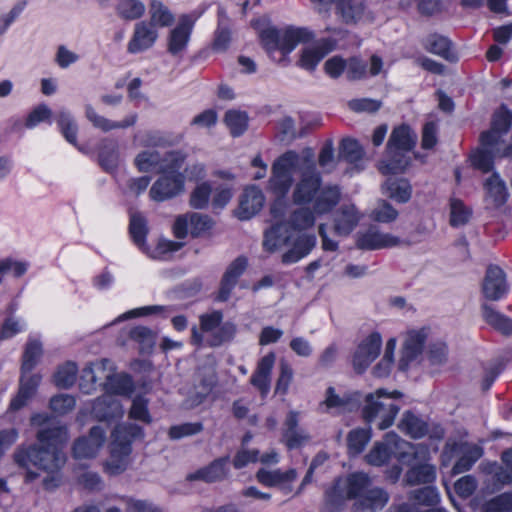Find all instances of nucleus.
I'll list each match as a JSON object with an SVG mask.
<instances>
[{
    "label": "nucleus",
    "instance_id": "24",
    "mask_svg": "<svg viewBox=\"0 0 512 512\" xmlns=\"http://www.w3.org/2000/svg\"><path fill=\"white\" fill-rule=\"evenodd\" d=\"M85 116L94 128L103 132H109L115 129H126L136 124L138 115L132 113L127 115L121 121H112L96 112L91 104L85 105Z\"/></svg>",
    "mask_w": 512,
    "mask_h": 512
},
{
    "label": "nucleus",
    "instance_id": "8",
    "mask_svg": "<svg viewBox=\"0 0 512 512\" xmlns=\"http://www.w3.org/2000/svg\"><path fill=\"white\" fill-rule=\"evenodd\" d=\"M430 451L423 444H410L408 449L397 455V460L410 466L404 481L409 486L433 483L436 479V467L429 463Z\"/></svg>",
    "mask_w": 512,
    "mask_h": 512
},
{
    "label": "nucleus",
    "instance_id": "48",
    "mask_svg": "<svg viewBox=\"0 0 512 512\" xmlns=\"http://www.w3.org/2000/svg\"><path fill=\"white\" fill-rule=\"evenodd\" d=\"M150 20L153 27H168L174 22V15L160 0H151L149 5Z\"/></svg>",
    "mask_w": 512,
    "mask_h": 512
},
{
    "label": "nucleus",
    "instance_id": "16",
    "mask_svg": "<svg viewBox=\"0 0 512 512\" xmlns=\"http://www.w3.org/2000/svg\"><path fill=\"white\" fill-rule=\"evenodd\" d=\"M509 291L505 272L497 265L488 266L482 282V293L487 300L498 301Z\"/></svg>",
    "mask_w": 512,
    "mask_h": 512
},
{
    "label": "nucleus",
    "instance_id": "42",
    "mask_svg": "<svg viewBox=\"0 0 512 512\" xmlns=\"http://www.w3.org/2000/svg\"><path fill=\"white\" fill-rule=\"evenodd\" d=\"M106 379L107 391L117 395L129 394L133 389V382L128 375L114 374V366H108L107 373L103 375Z\"/></svg>",
    "mask_w": 512,
    "mask_h": 512
},
{
    "label": "nucleus",
    "instance_id": "4",
    "mask_svg": "<svg viewBox=\"0 0 512 512\" xmlns=\"http://www.w3.org/2000/svg\"><path fill=\"white\" fill-rule=\"evenodd\" d=\"M316 245L315 235L301 234L294 236L292 229L284 222H279L266 229L262 246L268 253H276L288 248L282 254L281 261L289 265L306 257Z\"/></svg>",
    "mask_w": 512,
    "mask_h": 512
},
{
    "label": "nucleus",
    "instance_id": "41",
    "mask_svg": "<svg viewBox=\"0 0 512 512\" xmlns=\"http://www.w3.org/2000/svg\"><path fill=\"white\" fill-rule=\"evenodd\" d=\"M399 429L414 439L424 437L428 432V424L421 417L406 411L398 425Z\"/></svg>",
    "mask_w": 512,
    "mask_h": 512
},
{
    "label": "nucleus",
    "instance_id": "57",
    "mask_svg": "<svg viewBox=\"0 0 512 512\" xmlns=\"http://www.w3.org/2000/svg\"><path fill=\"white\" fill-rule=\"evenodd\" d=\"M134 163L140 172H149L156 168L160 170L161 157L156 151H143L136 156Z\"/></svg>",
    "mask_w": 512,
    "mask_h": 512
},
{
    "label": "nucleus",
    "instance_id": "26",
    "mask_svg": "<svg viewBox=\"0 0 512 512\" xmlns=\"http://www.w3.org/2000/svg\"><path fill=\"white\" fill-rule=\"evenodd\" d=\"M247 267V260L244 257H238L227 267L219 288L217 299L219 301H227L239 277L244 273Z\"/></svg>",
    "mask_w": 512,
    "mask_h": 512
},
{
    "label": "nucleus",
    "instance_id": "13",
    "mask_svg": "<svg viewBox=\"0 0 512 512\" xmlns=\"http://www.w3.org/2000/svg\"><path fill=\"white\" fill-rule=\"evenodd\" d=\"M428 335L429 329L425 327L406 332L399 360L400 370L405 371L410 363L416 361L421 356Z\"/></svg>",
    "mask_w": 512,
    "mask_h": 512
},
{
    "label": "nucleus",
    "instance_id": "3",
    "mask_svg": "<svg viewBox=\"0 0 512 512\" xmlns=\"http://www.w3.org/2000/svg\"><path fill=\"white\" fill-rule=\"evenodd\" d=\"M389 498L388 492L374 486L364 472H355L337 480L326 492V502L333 508H340L346 500H354L353 512H378L386 506Z\"/></svg>",
    "mask_w": 512,
    "mask_h": 512
},
{
    "label": "nucleus",
    "instance_id": "19",
    "mask_svg": "<svg viewBox=\"0 0 512 512\" xmlns=\"http://www.w3.org/2000/svg\"><path fill=\"white\" fill-rule=\"evenodd\" d=\"M362 394L359 391H347L337 394L334 387H328L324 401L320 404L326 408V412L335 410L338 413L351 412L357 409L361 403Z\"/></svg>",
    "mask_w": 512,
    "mask_h": 512
},
{
    "label": "nucleus",
    "instance_id": "46",
    "mask_svg": "<svg viewBox=\"0 0 512 512\" xmlns=\"http://www.w3.org/2000/svg\"><path fill=\"white\" fill-rule=\"evenodd\" d=\"M117 16L125 21L140 19L146 12V5L141 0H119L116 3Z\"/></svg>",
    "mask_w": 512,
    "mask_h": 512
},
{
    "label": "nucleus",
    "instance_id": "5",
    "mask_svg": "<svg viewBox=\"0 0 512 512\" xmlns=\"http://www.w3.org/2000/svg\"><path fill=\"white\" fill-rule=\"evenodd\" d=\"M417 135L407 125L395 127L388 139L384 159L377 167L383 175L400 174L409 167L408 153L415 147Z\"/></svg>",
    "mask_w": 512,
    "mask_h": 512
},
{
    "label": "nucleus",
    "instance_id": "38",
    "mask_svg": "<svg viewBox=\"0 0 512 512\" xmlns=\"http://www.w3.org/2000/svg\"><path fill=\"white\" fill-rule=\"evenodd\" d=\"M483 320L503 335H512V319L496 310L488 303L481 304Z\"/></svg>",
    "mask_w": 512,
    "mask_h": 512
},
{
    "label": "nucleus",
    "instance_id": "15",
    "mask_svg": "<svg viewBox=\"0 0 512 512\" xmlns=\"http://www.w3.org/2000/svg\"><path fill=\"white\" fill-rule=\"evenodd\" d=\"M382 338L378 332L368 335L357 347L353 355V367L357 373H363L380 353Z\"/></svg>",
    "mask_w": 512,
    "mask_h": 512
},
{
    "label": "nucleus",
    "instance_id": "49",
    "mask_svg": "<svg viewBox=\"0 0 512 512\" xmlns=\"http://www.w3.org/2000/svg\"><path fill=\"white\" fill-rule=\"evenodd\" d=\"M129 231L134 243L144 252L146 248V235L148 232L147 221L140 213H134L130 217Z\"/></svg>",
    "mask_w": 512,
    "mask_h": 512
},
{
    "label": "nucleus",
    "instance_id": "6",
    "mask_svg": "<svg viewBox=\"0 0 512 512\" xmlns=\"http://www.w3.org/2000/svg\"><path fill=\"white\" fill-rule=\"evenodd\" d=\"M402 397L400 391L394 390L387 392L385 389H377L374 393H370L365 397V406L362 415L367 423L376 422V426L380 430L390 427L400 407L396 404V400Z\"/></svg>",
    "mask_w": 512,
    "mask_h": 512
},
{
    "label": "nucleus",
    "instance_id": "44",
    "mask_svg": "<svg viewBox=\"0 0 512 512\" xmlns=\"http://www.w3.org/2000/svg\"><path fill=\"white\" fill-rule=\"evenodd\" d=\"M459 451L461 457L452 468L454 474H461L470 470L483 454L482 448L478 445L461 444Z\"/></svg>",
    "mask_w": 512,
    "mask_h": 512
},
{
    "label": "nucleus",
    "instance_id": "27",
    "mask_svg": "<svg viewBox=\"0 0 512 512\" xmlns=\"http://www.w3.org/2000/svg\"><path fill=\"white\" fill-rule=\"evenodd\" d=\"M91 413L100 421H108L122 417L124 410L115 395L107 393L93 402Z\"/></svg>",
    "mask_w": 512,
    "mask_h": 512
},
{
    "label": "nucleus",
    "instance_id": "62",
    "mask_svg": "<svg viewBox=\"0 0 512 512\" xmlns=\"http://www.w3.org/2000/svg\"><path fill=\"white\" fill-rule=\"evenodd\" d=\"M190 223V233L194 237L202 235L213 226L212 219L207 215L191 213L188 215Z\"/></svg>",
    "mask_w": 512,
    "mask_h": 512
},
{
    "label": "nucleus",
    "instance_id": "20",
    "mask_svg": "<svg viewBox=\"0 0 512 512\" xmlns=\"http://www.w3.org/2000/svg\"><path fill=\"white\" fill-rule=\"evenodd\" d=\"M106 432L100 426L90 429L88 437L77 439L73 445V456L76 459H87L95 457L105 443Z\"/></svg>",
    "mask_w": 512,
    "mask_h": 512
},
{
    "label": "nucleus",
    "instance_id": "9",
    "mask_svg": "<svg viewBox=\"0 0 512 512\" xmlns=\"http://www.w3.org/2000/svg\"><path fill=\"white\" fill-rule=\"evenodd\" d=\"M303 165V150L298 153L288 150L281 154L272 164L269 188L278 197H285L294 186V172Z\"/></svg>",
    "mask_w": 512,
    "mask_h": 512
},
{
    "label": "nucleus",
    "instance_id": "55",
    "mask_svg": "<svg viewBox=\"0 0 512 512\" xmlns=\"http://www.w3.org/2000/svg\"><path fill=\"white\" fill-rule=\"evenodd\" d=\"M78 368L74 362H66L54 374V383L60 388H69L75 381Z\"/></svg>",
    "mask_w": 512,
    "mask_h": 512
},
{
    "label": "nucleus",
    "instance_id": "25",
    "mask_svg": "<svg viewBox=\"0 0 512 512\" xmlns=\"http://www.w3.org/2000/svg\"><path fill=\"white\" fill-rule=\"evenodd\" d=\"M265 197L257 186L245 188L237 210V217L240 220H248L256 215L263 207Z\"/></svg>",
    "mask_w": 512,
    "mask_h": 512
},
{
    "label": "nucleus",
    "instance_id": "31",
    "mask_svg": "<svg viewBox=\"0 0 512 512\" xmlns=\"http://www.w3.org/2000/svg\"><path fill=\"white\" fill-rule=\"evenodd\" d=\"M21 372L20 385L17 395L11 400L9 409L17 411L24 407L27 401L35 394L37 387L41 382L39 374H31Z\"/></svg>",
    "mask_w": 512,
    "mask_h": 512
},
{
    "label": "nucleus",
    "instance_id": "30",
    "mask_svg": "<svg viewBox=\"0 0 512 512\" xmlns=\"http://www.w3.org/2000/svg\"><path fill=\"white\" fill-rule=\"evenodd\" d=\"M228 461V457L218 458L211 462L209 465L188 474L186 479L188 481L200 480L206 483L221 481L227 476L228 471L226 466Z\"/></svg>",
    "mask_w": 512,
    "mask_h": 512
},
{
    "label": "nucleus",
    "instance_id": "54",
    "mask_svg": "<svg viewBox=\"0 0 512 512\" xmlns=\"http://www.w3.org/2000/svg\"><path fill=\"white\" fill-rule=\"evenodd\" d=\"M224 121L234 137L242 135L248 126V116L245 112L241 111H227Z\"/></svg>",
    "mask_w": 512,
    "mask_h": 512
},
{
    "label": "nucleus",
    "instance_id": "51",
    "mask_svg": "<svg viewBox=\"0 0 512 512\" xmlns=\"http://www.w3.org/2000/svg\"><path fill=\"white\" fill-rule=\"evenodd\" d=\"M317 162L325 173H331L336 169L338 161L335 156L334 142L332 139L326 140L322 145Z\"/></svg>",
    "mask_w": 512,
    "mask_h": 512
},
{
    "label": "nucleus",
    "instance_id": "53",
    "mask_svg": "<svg viewBox=\"0 0 512 512\" xmlns=\"http://www.w3.org/2000/svg\"><path fill=\"white\" fill-rule=\"evenodd\" d=\"M369 428H357L349 432L347 436L348 449L351 454H360L370 441Z\"/></svg>",
    "mask_w": 512,
    "mask_h": 512
},
{
    "label": "nucleus",
    "instance_id": "52",
    "mask_svg": "<svg viewBox=\"0 0 512 512\" xmlns=\"http://www.w3.org/2000/svg\"><path fill=\"white\" fill-rule=\"evenodd\" d=\"M57 123L65 139L76 146L78 127L71 113L60 111L57 115Z\"/></svg>",
    "mask_w": 512,
    "mask_h": 512
},
{
    "label": "nucleus",
    "instance_id": "1",
    "mask_svg": "<svg viewBox=\"0 0 512 512\" xmlns=\"http://www.w3.org/2000/svg\"><path fill=\"white\" fill-rule=\"evenodd\" d=\"M31 424L38 426L36 433L37 443L28 446H19L13 454L15 463L27 470L26 481H33L39 474L32 467L47 473L49 476L43 480L46 489L58 486L59 472L64 467L67 457L64 447L69 440L65 425L44 413L34 414Z\"/></svg>",
    "mask_w": 512,
    "mask_h": 512
},
{
    "label": "nucleus",
    "instance_id": "10",
    "mask_svg": "<svg viewBox=\"0 0 512 512\" xmlns=\"http://www.w3.org/2000/svg\"><path fill=\"white\" fill-rule=\"evenodd\" d=\"M314 38V33L305 27H287L279 30L268 27L261 31L260 39L264 49L269 53L280 50L283 55L291 53L299 43H307Z\"/></svg>",
    "mask_w": 512,
    "mask_h": 512
},
{
    "label": "nucleus",
    "instance_id": "35",
    "mask_svg": "<svg viewBox=\"0 0 512 512\" xmlns=\"http://www.w3.org/2000/svg\"><path fill=\"white\" fill-rule=\"evenodd\" d=\"M424 48L449 62H456L458 56L453 49L452 42L445 36L439 34L429 35L424 41Z\"/></svg>",
    "mask_w": 512,
    "mask_h": 512
},
{
    "label": "nucleus",
    "instance_id": "56",
    "mask_svg": "<svg viewBox=\"0 0 512 512\" xmlns=\"http://www.w3.org/2000/svg\"><path fill=\"white\" fill-rule=\"evenodd\" d=\"M212 192V186L209 182L198 184L190 194L189 204L194 209L207 208Z\"/></svg>",
    "mask_w": 512,
    "mask_h": 512
},
{
    "label": "nucleus",
    "instance_id": "36",
    "mask_svg": "<svg viewBox=\"0 0 512 512\" xmlns=\"http://www.w3.org/2000/svg\"><path fill=\"white\" fill-rule=\"evenodd\" d=\"M232 39L230 19L223 8L218 9L217 27L214 32L212 49L215 52H224L228 49Z\"/></svg>",
    "mask_w": 512,
    "mask_h": 512
},
{
    "label": "nucleus",
    "instance_id": "39",
    "mask_svg": "<svg viewBox=\"0 0 512 512\" xmlns=\"http://www.w3.org/2000/svg\"><path fill=\"white\" fill-rule=\"evenodd\" d=\"M119 145L117 140L105 138L99 146V162L104 170L114 171L119 164Z\"/></svg>",
    "mask_w": 512,
    "mask_h": 512
},
{
    "label": "nucleus",
    "instance_id": "34",
    "mask_svg": "<svg viewBox=\"0 0 512 512\" xmlns=\"http://www.w3.org/2000/svg\"><path fill=\"white\" fill-rule=\"evenodd\" d=\"M299 412L290 411L284 422L283 438L289 448H295L309 440L308 434L298 429Z\"/></svg>",
    "mask_w": 512,
    "mask_h": 512
},
{
    "label": "nucleus",
    "instance_id": "45",
    "mask_svg": "<svg viewBox=\"0 0 512 512\" xmlns=\"http://www.w3.org/2000/svg\"><path fill=\"white\" fill-rule=\"evenodd\" d=\"M501 460L503 466L493 464L491 469L492 479L498 485V489L504 485L512 484V447L502 453Z\"/></svg>",
    "mask_w": 512,
    "mask_h": 512
},
{
    "label": "nucleus",
    "instance_id": "2",
    "mask_svg": "<svg viewBox=\"0 0 512 512\" xmlns=\"http://www.w3.org/2000/svg\"><path fill=\"white\" fill-rule=\"evenodd\" d=\"M341 194L339 185L323 183L321 172L316 167L314 150L304 148L303 165L292 189V202L295 205L311 204L319 214H327L338 205Z\"/></svg>",
    "mask_w": 512,
    "mask_h": 512
},
{
    "label": "nucleus",
    "instance_id": "63",
    "mask_svg": "<svg viewBox=\"0 0 512 512\" xmlns=\"http://www.w3.org/2000/svg\"><path fill=\"white\" fill-rule=\"evenodd\" d=\"M184 163V157L179 152H170L164 159H161L160 172L163 174L174 175L180 173Z\"/></svg>",
    "mask_w": 512,
    "mask_h": 512
},
{
    "label": "nucleus",
    "instance_id": "14",
    "mask_svg": "<svg viewBox=\"0 0 512 512\" xmlns=\"http://www.w3.org/2000/svg\"><path fill=\"white\" fill-rule=\"evenodd\" d=\"M158 37V30L153 27V23H148L147 20H141L133 27L131 38L127 43V52L129 54L145 52L155 45Z\"/></svg>",
    "mask_w": 512,
    "mask_h": 512
},
{
    "label": "nucleus",
    "instance_id": "22",
    "mask_svg": "<svg viewBox=\"0 0 512 512\" xmlns=\"http://www.w3.org/2000/svg\"><path fill=\"white\" fill-rule=\"evenodd\" d=\"M336 12L345 24H357L361 21H372L373 15L367 8L365 0H332Z\"/></svg>",
    "mask_w": 512,
    "mask_h": 512
},
{
    "label": "nucleus",
    "instance_id": "32",
    "mask_svg": "<svg viewBox=\"0 0 512 512\" xmlns=\"http://www.w3.org/2000/svg\"><path fill=\"white\" fill-rule=\"evenodd\" d=\"M108 366H111V361L108 359H101L94 363L87 365L81 375L79 387L85 394H90L94 390L96 382L107 373Z\"/></svg>",
    "mask_w": 512,
    "mask_h": 512
},
{
    "label": "nucleus",
    "instance_id": "60",
    "mask_svg": "<svg viewBox=\"0 0 512 512\" xmlns=\"http://www.w3.org/2000/svg\"><path fill=\"white\" fill-rule=\"evenodd\" d=\"M484 512H512V491L502 493L485 503Z\"/></svg>",
    "mask_w": 512,
    "mask_h": 512
},
{
    "label": "nucleus",
    "instance_id": "64",
    "mask_svg": "<svg viewBox=\"0 0 512 512\" xmlns=\"http://www.w3.org/2000/svg\"><path fill=\"white\" fill-rule=\"evenodd\" d=\"M493 153L491 150L482 147L471 156L472 165L487 173L493 169Z\"/></svg>",
    "mask_w": 512,
    "mask_h": 512
},
{
    "label": "nucleus",
    "instance_id": "12",
    "mask_svg": "<svg viewBox=\"0 0 512 512\" xmlns=\"http://www.w3.org/2000/svg\"><path fill=\"white\" fill-rule=\"evenodd\" d=\"M411 443L402 440L395 433H387L381 442L375 443L370 452L366 455V460L373 466H382L386 464L390 458L408 449Z\"/></svg>",
    "mask_w": 512,
    "mask_h": 512
},
{
    "label": "nucleus",
    "instance_id": "23",
    "mask_svg": "<svg viewBox=\"0 0 512 512\" xmlns=\"http://www.w3.org/2000/svg\"><path fill=\"white\" fill-rule=\"evenodd\" d=\"M333 48V43L329 39H321L312 45L305 46L300 51L297 65L304 70L312 72Z\"/></svg>",
    "mask_w": 512,
    "mask_h": 512
},
{
    "label": "nucleus",
    "instance_id": "18",
    "mask_svg": "<svg viewBox=\"0 0 512 512\" xmlns=\"http://www.w3.org/2000/svg\"><path fill=\"white\" fill-rule=\"evenodd\" d=\"M194 23L195 19L190 15H183L178 25L170 31L167 51L174 57H182L188 46Z\"/></svg>",
    "mask_w": 512,
    "mask_h": 512
},
{
    "label": "nucleus",
    "instance_id": "59",
    "mask_svg": "<svg viewBox=\"0 0 512 512\" xmlns=\"http://www.w3.org/2000/svg\"><path fill=\"white\" fill-rule=\"evenodd\" d=\"M346 77L349 81L364 79L367 76V63L359 57L346 59Z\"/></svg>",
    "mask_w": 512,
    "mask_h": 512
},
{
    "label": "nucleus",
    "instance_id": "17",
    "mask_svg": "<svg viewBox=\"0 0 512 512\" xmlns=\"http://www.w3.org/2000/svg\"><path fill=\"white\" fill-rule=\"evenodd\" d=\"M184 191V176L163 174L150 188L149 196L156 202L172 199Z\"/></svg>",
    "mask_w": 512,
    "mask_h": 512
},
{
    "label": "nucleus",
    "instance_id": "43",
    "mask_svg": "<svg viewBox=\"0 0 512 512\" xmlns=\"http://www.w3.org/2000/svg\"><path fill=\"white\" fill-rule=\"evenodd\" d=\"M42 355V343L36 338L29 337L22 355L21 372L30 373L39 363Z\"/></svg>",
    "mask_w": 512,
    "mask_h": 512
},
{
    "label": "nucleus",
    "instance_id": "28",
    "mask_svg": "<svg viewBox=\"0 0 512 512\" xmlns=\"http://www.w3.org/2000/svg\"><path fill=\"white\" fill-rule=\"evenodd\" d=\"M359 221L360 214L355 205H342L334 214V231L339 236H348Z\"/></svg>",
    "mask_w": 512,
    "mask_h": 512
},
{
    "label": "nucleus",
    "instance_id": "21",
    "mask_svg": "<svg viewBox=\"0 0 512 512\" xmlns=\"http://www.w3.org/2000/svg\"><path fill=\"white\" fill-rule=\"evenodd\" d=\"M401 243L399 237L390 233H383L375 227H370L364 232H359L356 237V246L361 250H379L398 246Z\"/></svg>",
    "mask_w": 512,
    "mask_h": 512
},
{
    "label": "nucleus",
    "instance_id": "11",
    "mask_svg": "<svg viewBox=\"0 0 512 512\" xmlns=\"http://www.w3.org/2000/svg\"><path fill=\"white\" fill-rule=\"evenodd\" d=\"M200 329L206 334V344L218 347L233 339L236 334V325L233 322H223V313L214 310L200 315Z\"/></svg>",
    "mask_w": 512,
    "mask_h": 512
},
{
    "label": "nucleus",
    "instance_id": "47",
    "mask_svg": "<svg viewBox=\"0 0 512 512\" xmlns=\"http://www.w3.org/2000/svg\"><path fill=\"white\" fill-rule=\"evenodd\" d=\"M486 195L491 199L492 203L500 206L506 202L507 188L505 182L500 178L499 174L493 173L484 183Z\"/></svg>",
    "mask_w": 512,
    "mask_h": 512
},
{
    "label": "nucleus",
    "instance_id": "7",
    "mask_svg": "<svg viewBox=\"0 0 512 512\" xmlns=\"http://www.w3.org/2000/svg\"><path fill=\"white\" fill-rule=\"evenodd\" d=\"M113 441L109 458L104 463V471L110 475L124 472L130 463L131 443L143 437V430L136 424L118 425L112 433Z\"/></svg>",
    "mask_w": 512,
    "mask_h": 512
},
{
    "label": "nucleus",
    "instance_id": "33",
    "mask_svg": "<svg viewBox=\"0 0 512 512\" xmlns=\"http://www.w3.org/2000/svg\"><path fill=\"white\" fill-rule=\"evenodd\" d=\"M365 151L359 142L352 138H344L339 144V158L353 166L357 172L364 169Z\"/></svg>",
    "mask_w": 512,
    "mask_h": 512
},
{
    "label": "nucleus",
    "instance_id": "61",
    "mask_svg": "<svg viewBox=\"0 0 512 512\" xmlns=\"http://www.w3.org/2000/svg\"><path fill=\"white\" fill-rule=\"evenodd\" d=\"M450 224L458 227L466 224L470 218V211L463 202L458 199H452L450 203Z\"/></svg>",
    "mask_w": 512,
    "mask_h": 512
},
{
    "label": "nucleus",
    "instance_id": "37",
    "mask_svg": "<svg viewBox=\"0 0 512 512\" xmlns=\"http://www.w3.org/2000/svg\"><path fill=\"white\" fill-rule=\"evenodd\" d=\"M381 189L384 195L398 203H407L412 196V187L404 178H388Z\"/></svg>",
    "mask_w": 512,
    "mask_h": 512
},
{
    "label": "nucleus",
    "instance_id": "29",
    "mask_svg": "<svg viewBox=\"0 0 512 512\" xmlns=\"http://www.w3.org/2000/svg\"><path fill=\"white\" fill-rule=\"evenodd\" d=\"M275 359L276 356L272 352L263 356L259 360L257 368L250 379V383L257 388L263 396L270 390L271 372L275 364Z\"/></svg>",
    "mask_w": 512,
    "mask_h": 512
},
{
    "label": "nucleus",
    "instance_id": "40",
    "mask_svg": "<svg viewBox=\"0 0 512 512\" xmlns=\"http://www.w3.org/2000/svg\"><path fill=\"white\" fill-rule=\"evenodd\" d=\"M297 477V472L295 469H289L285 472H282L279 469L276 470H266L261 468L257 474V480L269 487L285 485L293 482Z\"/></svg>",
    "mask_w": 512,
    "mask_h": 512
},
{
    "label": "nucleus",
    "instance_id": "58",
    "mask_svg": "<svg viewBox=\"0 0 512 512\" xmlns=\"http://www.w3.org/2000/svg\"><path fill=\"white\" fill-rule=\"evenodd\" d=\"M410 498L420 505L435 506L440 501V494L435 487L427 486L412 491Z\"/></svg>",
    "mask_w": 512,
    "mask_h": 512
},
{
    "label": "nucleus",
    "instance_id": "50",
    "mask_svg": "<svg viewBox=\"0 0 512 512\" xmlns=\"http://www.w3.org/2000/svg\"><path fill=\"white\" fill-rule=\"evenodd\" d=\"M320 215L312 207H300L292 212L290 215V225L295 230H306L315 224V216Z\"/></svg>",
    "mask_w": 512,
    "mask_h": 512
}]
</instances>
